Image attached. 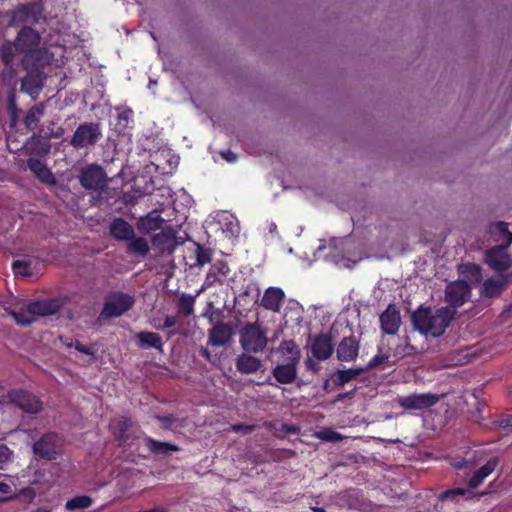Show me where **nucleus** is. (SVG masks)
I'll return each mask as SVG.
<instances>
[{"label": "nucleus", "mask_w": 512, "mask_h": 512, "mask_svg": "<svg viewBox=\"0 0 512 512\" xmlns=\"http://www.w3.org/2000/svg\"><path fill=\"white\" fill-rule=\"evenodd\" d=\"M311 355L318 361L328 360L335 351V345L330 333H319L310 339Z\"/></svg>", "instance_id": "obj_12"}, {"label": "nucleus", "mask_w": 512, "mask_h": 512, "mask_svg": "<svg viewBox=\"0 0 512 512\" xmlns=\"http://www.w3.org/2000/svg\"><path fill=\"white\" fill-rule=\"evenodd\" d=\"M268 337L265 329L258 322L245 323L239 329V343L243 351L247 353H261L268 345Z\"/></svg>", "instance_id": "obj_3"}, {"label": "nucleus", "mask_w": 512, "mask_h": 512, "mask_svg": "<svg viewBox=\"0 0 512 512\" xmlns=\"http://www.w3.org/2000/svg\"><path fill=\"white\" fill-rule=\"evenodd\" d=\"M474 496V493L471 491V489L466 488H454V489H448L444 492H442L439 496V499L441 501L445 500H452L457 501L459 497H462L464 499H471Z\"/></svg>", "instance_id": "obj_39"}, {"label": "nucleus", "mask_w": 512, "mask_h": 512, "mask_svg": "<svg viewBox=\"0 0 512 512\" xmlns=\"http://www.w3.org/2000/svg\"><path fill=\"white\" fill-rule=\"evenodd\" d=\"M352 395H353V392L341 393V394H339V395L337 396V400L342 401V400H344L345 398H350Z\"/></svg>", "instance_id": "obj_62"}, {"label": "nucleus", "mask_w": 512, "mask_h": 512, "mask_svg": "<svg viewBox=\"0 0 512 512\" xmlns=\"http://www.w3.org/2000/svg\"><path fill=\"white\" fill-rule=\"evenodd\" d=\"M254 425H246V424H236L233 425L232 429L236 433H241L243 435L249 434L254 430Z\"/></svg>", "instance_id": "obj_51"}, {"label": "nucleus", "mask_w": 512, "mask_h": 512, "mask_svg": "<svg viewBox=\"0 0 512 512\" xmlns=\"http://www.w3.org/2000/svg\"><path fill=\"white\" fill-rule=\"evenodd\" d=\"M143 440L146 448L155 455L167 456L172 452L179 451V447L170 442H162L150 436H145Z\"/></svg>", "instance_id": "obj_32"}, {"label": "nucleus", "mask_w": 512, "mask_h": 512, "mask_svg": "<svg viewBox=\"0 0 512 512\" xmlns=\"http://www.w3.org/2000/svg\"><path fill=\"white\" fill-rule=\"evenodd\" d=\"M183 334H184V331L182 329H180V327H178L177 329L169 330L167 332V339L169 340L176 335H183Z\"/></svg>", "instance_id": "obj_58"}, {"label": "nucleus", "mask_w": 512, "mask_h": 512, "mask_svg": "<svg viewBox=\"0 0 512 512\" xmlns=\"http://www.w3.org/2000/svg\"><path fill=\"white\" fill-rule=\"evenodd\" d=\"M17 53L19 50L13 41L5 40L0 46V60L3 64L1 77L4 82L11 83L17 76Z\"/></svg>", "instance_id": "obj_8"}, {"label": "nucleus", "mask_w": 512, "mask_h": 512, "mask_svg": "<svg viewBox=\"0 0 512 512\" xmlns=\"http://www.w3.org/2000/svg\"><path fill=\"white\" fill-rule=\"evenodd\" d=\"M364 372L365 369L361 367L337 370L331 375V381L336 387H343Z\"/></svg>", "instance_id": "obj_33"}, {"label": "nucleus", "mask_w": 512, "mask_h": 512, "mask_svg": "<svg viewBox=\"0 0 512 512\" xmlns=\"http://www.w3.org/2000/svg\"><path fill=\"white\" fill-rule=\"evenodd\" d=\"M39 262H36L35 265H33L32 260H25V259H18L14 260L12 262V271L15 275V277H23V278H29L33 276H38L39 272L35 270L36 265H38Z\"/></svg>", "instance_id": "obj_34"}, {"label": "nucleus", "mask_w": 512, "mask_h": 512, "mask_svg": "<svg viewBox=\"0 0 512 512\" xmlns=\"http://www.w3.org/2000/svg\"><path fill=\"white\" fill-rule=\"evenodd\" d=\"M27 167L40 182L47 185L56 184L54 174L41 160L37 158H29L27 160Z\"/></svg>", "instance_id": "obj_23"}, {"label": "nucleus", "mask_w": 512, "mask_h": 512, "mask_svg": "<svg viewBox=\"0 0 512 512\" xmlns=\"http://www.w3.org/2000/svg\"><path fill=\"white\" fill-rule=\"evenodd\" d=\"M285 301V293L279 287H268L261 299V306L266 310L278 313Z\"/></svg>", "instance_id": "obj_22"}, {"label": "nucleus", "mask_w": 512, "mask_h": 512, "mask_svg": "<svg viewBox=\"0 0 512 512\" xmlns=\"http://www.w3.org/2000/svg\"><path fill=\"white\" fill-rule=\"evenodd\" d=\"M282 430L291 434H296L299 432V428L297 426L288 424H284Z\"/></svg>", "instance_id": "obj_57"}, {"label": "nucleus", "mask_w": 512, "mask_h": 512, "mask_svg": "<svg viewBox=\"0 0 512 512\" xmlns=\"http://www.w3.org/2000/svg\"><path fill=\"white\" fill-rule=\"evenodd\" d=\"M380 324L385 334L394 335L398 332L401 318L400 311L394 304L388 305L386 310L380 315Z\"/></svg>", "instance_id": "obj_20"}, {"label": "nucleus", "mask_w": 512, "mask_h": 512, "mask_svg": "<svg viewBox=\"0 0 512 512\" xmlns=\"http://www.w3.org/2000/svg\"><path fill=\"white\" fill-rule=\"evenodd\" d=\"M200 354L208 361L211 360V353L207 348H201Z\"/></svg>", "instance_id": "obj_60"}, {"label": "nucleus", "mask_w": 512, "mask_h": 512, "mask_svg": "<svg viewBox=\"0 0 512 512\" xmlns=\"http://www.w3.org/2000/svg\"><path fill=\"white\" fill-rule=\"evenodd\" d=\"M279 348L282 353L289 355V362L299 363L301 352L294 340H283Z\"/></svg>", "instance_id": "obj_40"}, {"label": "nucleus", "mask_w": 512, "mask_h": 512, "mask_svg": "<svg viewBox=\"0 0 512 512\" xmlns=\"http://www.w3.org/2000/svg\"><path fill=\"white\" fill-rule=\"evenodd\" d=\"M176 234L172 227L161 229V232L152 237V245L161 252L173 253L179 245L184 243L182 239H177Z\"/></svg>", "instance_id": "obj_14"}, {"label": "nucleus", "mask_w": 512, "mask_h": 512, "mask_svg": "<svg viewBox=\"0 0 512 512\" xmlns=\"http://www.w3.org/2000/svg\"><path fill=\"white\" fill-rule=\"evenodd\" d=\"M137 344L142 349H156L160 353L164 352V344L158 333L150 331H140L136 334Z\"/></svg>", "instance_id": "obj_29"}, {"label": "nucleus", "mask_w": 512, "mask_h": 512, "mask_svg": "<svg viewBox=\"0 0 512 512\" xmlns=\"http://www.w3.org/2000/svg\"><path fill=\"white\" fill-rule=\"evenodd\" d=\"M165 220L156 212H151L144 217H141L137 222L139 232L143 234H150L154 231L163 229Z\"/></svg>", "instance_id": "obj_28"}, {"label": "nucleus", "mask_w": 512, "mask_h": 512, "mask_svg": "<svg viewBox=\"0 0 512 512\" xmlns=\"http://www.w3.org/2000/svg\"><path fill=\"white\" fill-rule=\"evenodd\" d=\"M31 512H51V511L49 509H47V508L40 507V508H37L35 510H32Z\"/></svg>", "instance_id": "obj_64"}, {"label": "nucleus", "mask_w": 512, "mask_h": 512, "mask_svg": "<svg viewBox=\"0 0 512 512\" xmlns=\"http://www.w3.org/2000/svg\"><path fill=\"white\" fill-rule=\"evenodd\" d=\"M505 246H494L485 253V262L493 270L498 272L506 271L511 264V258Z\"/></svg>", "instance_id": "obj_16"}, {"label": "nucleus", "mask_w": 512, "mask_h": 512, "mask_svg": "<svg viewBox=\"0 0 512 512\" xmlns=\"http://www.w3.org/2000/svg\"><path fill=\"white\" fill-rule=\"evenodd\" d=\"M40 41V34L30 26H23L17 33L13 42L17 46L19 53L24 54L21 59V65L24 69L35 66L42 60H48L47 50L40 48Z\"/></svg>", "instance_id": "obj_2"}, {"label": "nucleus", "mask_w": 512, "mask_h": 512, "mask_svg": "<svg viewBox=\"0 0 512 512\" xmlns=\"http://www.w3.org/2000/svg\"><path fill=\"white\" fill-rule=\"evenodd\" d=\"M74 348L77 351H79L80 353H83L85 355H89V356H94L95 355V351H94V349L92 347H88V346L82 344L79 341H75Z\"/></svg>", "instance_id": "obj_52"}, {"label": "nucleus", "mask_w": 512, "mask_h": 512, "mask_svg": "<svg viewBox=\"0 0 512 512\" xmlns=\"http://www.w3.org/2000/svg\"><path fill=\"white\" fill-rule=\"evenodd\" d=\"M93 499L87 495L75 496L69 499L65 504V509L68 511H74L77 509H84L91 506Z\"/></svg>", "instance_id": "obj_41"}, {"label": "nucleus", "mask_w": 512, "mask_h": 512, "mask_svg": "<svg viewBox=\"0 0 512 512\" xmlns=\"http://www.w3.org/2000/svg\"><path fill=\"white\" fill-rule=\"evenodd\" d=\"M47 62H48V60H42V61L38 62L37 65L31 66L30 68L26 69L27 74L21 80V91H23L31 96L38 94L40 92L43 84H42V76L39 71V68H41Z\"/></svg>", "instance_id": "obj_17"}, {"label": "nucleus", "mask_w": 512, "mask_h": 512, "mask_svg": "<svg viewBox=\"0 0 512 512\" xmlns=\"http://www.w3.org/2000/svg\"><path fill=\"white\" fill-rule=\"evenodd\" d=\"M63 439L56 432L44 433L32 445V452L37 459L54 461L62 454Z\"/></svg>", "instance_id": "obj_5"}, {"label": "nucleus", "mask_w": 512, "mask_h": 512, "mask_svg": "<svg viewBox=\"0 0 512 512\" xmlns=\"http://www.w3.org/2000/svg\"><path fill=\"white\" fill-rule=\"evenodd\" d=\"M389 359V355L383 354L382 349L378 348V353L368 362L367 366L362 367L365 369V372L371 369H374L383 363L387 362Z\"/></svg>", "instance_id": "obj_46"}, {"label": "nucleus", "mask_w": 512, "mask_h": 512, "mask_svg": "<svg viewBox=\"0 0 512 512\" xmlns=\"http://www.w3.org/2000/svg\"><path fill=\"white\" fill-rule=\"evenodd\" d=\"M177 325V316L175 315H167L161 325H155L157 330L164 331L166 329H171Z\"/></svg>", "instance_id": "obj_48"}, {"label": "nucleus", "mask_w": 512, "mask_h": 512, "mask_svg": "<svg viewBox=\"0 0 512 512\" xmlns=\"http://www.w3.org/2000/svg\"><path fill=\"white\" fill-rule=\"evenodd\" d=\"M12 316L15 322L23 327L31 325L35 321L34 314L30 312V304L28 303L25 309H20L17 312H13Z\"/></svg>", "instance_id": "obj_42"}, {"label": "nucleus", "mask_w": 512, "mask_h": 512, "mask_svg": "<svg viewBox=\"0 0 512 512\" xmlns=\"http://www.w3.org/2000/svg\"><path fill=\"white\" fill-rule=\"evenodd\" d=\"M317 437L324 441L339 442L343 439L342 435L331 428H326L317 433Z\"/></svg>", "instance_id": "obj_45"}, {"label": "nucleus", "mask_w": 512, "mask_h": 512, "mask_svg": "<svg viewBox=\"0 0 512 512\" xmlns=\"http://www.w3.org/2000/svg\"><path fill=\"white\" fill-rule=\"evenodd\" d=\"M213 251L201 244L196 243V262L197 265L203 266L212 260Z\"/></svg>", "instance_id": "obj_44"}, {"label": "nucleus", "mask_w": 512, "mask_h": 512, "mask_svg": "<svg viewBox=\"0 0 512 512\" xmlns=\"http://www.w3.org/2000/svg\"><path fill=\"white\" fill-rule=\"evenodd\" d=\"M233 335L232 327L225 322L216 323L208 334V343L215 347L225 346Z\"/></svg>", "instance_id": "obj_21"}, {"label": "nucleus", "mask_w": 512, "mask_h": 512, "mask_svg": "<svg viewBox=\"0 0 512 512\" xmlns=\"http://www.w3.org/2000/svg\"><path fill=\"white\" fill-rule=\"evenodd\" d=\"M360 342L356 336L350 335L342 338L335 348L337 360L340 362H352L358 357Z\"/></svg>", "instance_id": "obj_18"}, {"label": "nucleus", "mask_w": 512, "mask_h": 512, "mask_svg": "<svg viewBox=\"0 0 512 512\" xmlns=\"http://www.w3.org/2000/svg\"><path fill=\"white\" fill-rule=\"evenodd\" d=\"M127 250H128V252H130L134 255L146 257L150 251V247H149L148 241L145 238L133 237L128 242Z\"/></svg>", "instance_id": "obj_38"}, {"label": "nucleus", "mask_w": 512, "mask_h": 512, "mask_svg": "<svg viewBox=\"0 0 512 512\" xmlns=\"http://www.w3.org/2000/svg\"><path fill=\"white\" fill-rule=\"evenodd\" d=\"M129 425L130 421L126 417H121L112 424L113 436L120 445H125L129 439L127 435Z\"/></svg>", "instance_id": "obj_35"}, {"label": "nucleus", "mask_w": 512, "mask_h": 512, "mask_svg": "<svg viewBox=\"0 0 512 512\" xmlns=\"http://www.w3.org/2000/svg\"><path fill=\"white\" fill-rule=\"evenodd\" d=\"M176 306L178 309V314L183 317H189L194 313L195 306V296H192L187 293H182L177 302Z\"/></svg>", "instance_id": "obj_37"}, {"label": "nucleus", "mask_w": 512, "mask_h": 512, "mask_svg": "<svg viewBox=\"0 0 512 512\" xmlns=\"http://www.w3.org/2000/svg\"><path fill=\"white\" fill-rule=\"evenodd\" d=\"M237 370L242 374H252L257 372L261 366V360L252 356L251 353L243 352L238 355L235 362Z\"/></svg>", "instance_id": "obj_30"}, {"label": "nucleus", "mask_w": 512, "mask_h": 512, "mask_svg": "<svg viewBox=\"0 0 512 512\" xmlns=\"http://www.w3.org/2000/svg\"><path fill=\"white\" fill-rule=\"evenodd\" d=\"M16 497L21 498L23 501L27 503H32L36 497V492L32 487H25L20 490L19 494Z\"/></svg>", "instance_id": "obj_47"}, {"label": "nucleus", "mask_w": 512, "mask_h": 512, "mask_svg": "<svg viewBox=\"0 0 512 512\" xmlns=\"http://www.w3.org/2000/svg\"><path fill=\"white\" fill-rule=\"evenodd\" d=\"M11 492H12V490H11L10 485H8L4 482H0V494L2 495L0 497V501H7V500L13 499L14 497L9 496V494Z\"/></svg>", "instance_id": "obj_50"}, {"label": "nucleus", "mask_w": 512, "mask_h": 512, "mask_svg": "<svg viewBox=\"0 0 512 512\" xmlns=\"http://www.w3.org/2000/svg\"><path fill=\"white\" fill-rule=\"evenodd\" d=\"M499 426L503 428L512 426V415L499 421Z\"/></svg>", "instance_id": "obj_59"}, {"label": "nucleus", "mask_w": 512, "mask_h": 512, "mask_svg": "<svg viewBox=\"0 0 512 512\" xmlns=\"http://www.w3.org/2000/svg\"><path fill=\"white\" fill-rule=\"evenodd\" d=\"M155 418L161 422V427L165 430H169L172 427V424L175 421V418L173 415H156Z\"/></svg>", "instance_id": "obj_49"}, {"label": "nucleus", "mask_w": 512, "mask_h": 512, "mask_svg": "<svg viewBox=\"0 0 512 512\" xmlns=\"http://www.w3.org/2000/svg\"><path fill=\"white\" fill-rule=\"evenodd\" d=\"M323 389H324L326 392H329V391H330V383H329V380H326V381L323 383Z\"/></svg>", "instance_id": "obj_63"}, {"label": "nucleus", "mask_w": 512, "mask_h": 512, "mask_svg": "<svg viewBox=\"0 0 512 512\" xmlns=\"http://www.w3.org/2000/svg\"><path fill=\"white\" fill-rule=\"evenodd\" d=\"M508 279L502 278V279H494L489 278L484 281L483 283V294L487 297H496L499 296L505 285L507 284Z\"/></svg>", "instance_id": "obj_36"}, {"label": "nucleus", "mask_w": 512, "mask_h": 512, "mask_svg": "<svg viewBox=\"0 0 512 512\" xmlns=\"http://www.w3.org/2000/svg\"><path fill=\"white\" fill-rule=\"evenodd\" d=\"M231 269L226 261L217 260L215 261L208 273L206 274L204 287H213L216 283L224 284L227 280Z\"/></svg>", "instance_id": "obj_19"}, {"label": "nucleus", "mask_w": 512, "mask_h": 512, "mask_svg": "<svg viewBox=\"0 0 512 512\" xmlns=\"http://www.w3.org/2000/svg\"><path fill=\"white\" fill-rule=\"evenodd\" d=\"M471 296L470 285L463 280H457L449 283L445 289V301L449 304L448 308H453L455 315L457 309L464 305Z\"/></svg>", "instance_id": "obj_9"}, {"label": "nucleus", "mask_w": 512, "mask_h": 512, "mask_svg": "<svg viewBox=\"0 0 512 512\" xmlns=\"http://www.w3.org/2000/svg\"><path fill=\"white\" fill-rule=\"evenodd\" d=\"M111 236L118 241H129L135 236L133 226L123 218H115L110 226Z\"/></svg>", "instance_id": "obj_24"}, {"label": "nucleus", "mask_w": 512, "mask_h": 512, "mask_svg": "<svg viewBox=\"0 0 512 512\" xmlns=\"http://www.w3.org/2000/svg\"><path fill=\"white\" fill-rule=\"evenodd\" d=\"M305 366L308 370H311L313 373H318L319 370H320V366L318 363H316L314 360H312L311 358H308L306 361H305Z\"/></svg>", "instance_id": "obj_54"}, {"label": "nucleus", "mask_w": 512, "mask_h": 512, "mask_svg": "<svg viewBox=\"0 0 512 512\" xmlns=\"http://www.w3.org/2000/svg\"><path fill=\"white\" fill-rule=\"evenodd\" d=\"M23 147L28 155L46 156L50 152V143L36 134L30 136Z\"/></svg>", "instance_id": "obj_31"}, {"label": "nucleus", "mask_w": 512, "mask_h": 512, "mask_svg": "<svg viewBox=\"0 0 512 512\" xmlns=\"http://www.w3.org/2000/svg\"><path fill=\"white\" fill-rule=\"evenodd\" d=\"M455 319L453 308L441 307L432 310L420 306L413 312L411 320L414 328L425 336L440 337Z\"/></svg>", "instance_id": "obj_1"}, {"label": "nucleus", "mask_w": 512, "mask_h": 512, "mask_svg": "<svg viewBox=\"0 0 512 512\" xmlns=\"http://www.w3.org/2000/svg\"><path fill=\"white\" fill-rule=\"evenodd\" d=\"M79 182L86 190H102L107 184V174L100 165L91 164L81 171Z\"/></svg>", "instance_id": "obj_10"}, {"label": "nucleus", "mask_w": 512, "mask_h": 512, "mask_svg": "<svg viewBox=\"0 0 512 512\" xmlns=\"http://www.w3.org/2000/svg\"><path fill=\"white\" fill-rule=\"evenodd\" d=\"M134 304L133 296L121 291L110 292L104 298L103 307L97 321L101 323L107 319L120 317L129 311Z\"/></svg>", "instance_id": "obj_4"}, {"label": "nucleus", "mask_w": 512, "mask_h": 512, "mask_svg": "<svg viewBox=\"0 0 512 512\" xmlns=\"http://www.w3.org/2000/svg\"><path fill=\"white\" fill-rule=\"evenodd\" d=\"M101 137L102 132L99 123L84 122L76 128L70 140V144L75 149H81L89 146H94Z\"/></svg>", "instance_id": "obj_7"}, {"label": "nucleus", "mask_w": 512, "mask_h": 512, "mask_svg": "<svg viewBox=\"0 0 512 512\" xmlns=\"http://www.w3.org/2000/svg\"><path fill=\"white\" fill-rule=\"evenodd\" d=\"M61 339V342L67 347V348H71V347H74L75 345V342H73L72 339H63L62 337L60 338Z\"/></svg>", "instance_id": "obj_61"}, {"label": "nucleus", "mask_w": 512, "mask_h": 512, "mask_svg": "<svg viewBox=\"0 0 512 512\" xmlns=\"http://www.w3.org/2000/svg\"><path fill=\"white\" fill-rule=\"evenodd\" d=\"M43 113V108L40 106L32 107L24 117V124L28 129H34L39 122V116Z\"/></svg>", "instance_id": "obj_43"}, {"label": "nucleus", "mask_w": 512, "mask_h": 512, "mask_svg": "<svg viewBox=\"0 0 512 512\" xmlns=\"http://www.w3.org/2000/svg\"><path fill=\"white\" fill-rule=\"evenodd\" d=\"M66 300L61 297L47 298L29 302L30 312L34 317L51 316L57 314L64 306Z\"/></svg>", "instance_id": "obj_15"}, {"label": "nucleus", "mask_w": 512, "mask_h": 512, "mask_svg": "<svg viewBox=\"0 0 512 512\" xmlns=\"http://www.w3.org/2000/svg\"><path fill=\"white\" fill-rule=\"evenodd\" d=\"M7 399L10 404L29 415H36L43 409L42 400L34 393L22 388L8 391Z\"/></svg>", "instance_id": "obj_6"}, {"label": "nucleus", "mask_w": 512, "mask_h": 512, "mask_svg": "<svg viewBox=\"0 0 512 512\" xmlns=\"http://www.w3.org/2000/svg\"><path fill=\"white\" fill-rule=\"evenodd\" d=\"M10 453V449L5 444H0V463L8 461Z\"/></svg>", "instance_id": "obj_53"}, {"label": "nucleus", "mask_w": 512, "mask_h": 512, "mask_svg": "<svg viewBox=\"0 0 512 512\" xmlns=\"http://www.w3.org/2000/svg\"><path fill=\"white\" fill-rule=\"evenodd\" d=\"M491 239L498 243L497 246L509 247L512 243V232L508 229V224L502 221L492 223L489 226Z\"/></svg>", "instance_id": "obj_26"}, {"label": "nucleus", "mask_w": 512, "mask_h": 512, "mask_svg": "<svg viewBox=\"0 0 512 512\" xmlns=\"http://www.w3.org/2000/svg\"><path fill=\"white\" fill-rule=\"evenodd\" d=\"M41 16L42 12L37 4H22L13 10L11 15V23L15 26L36 25L39 23Z\"/></svg>", "instance_id": "obj_13"}, {"label": "nucleus", "mask_w": 512, "mask_h": 512, "mask_svg": "<svg viewBox=\"0 0 512 512\" xmlns=\"http://www.w3.org/2000/svg\"><path fill=\"white\" fill-rule=\"evenodd\" d=\"M439 401V396L434 393H413L397 398L399 407L406 411L423 410L433 407Z\"/></svg>", "instance_id": "obj_11"}, {"label": "nucleus", "mask_w": 512, "mask_h": 512, "mask_svg": "<svg viewBox=\"0 0 512 512\" xmlns=\"http://www.w3.org/2000/svg\"><path fill=\"white\" fill-rule=\"evenodd\" d=\"M221 156L223 159H225L227 162H235L237 160V155L233 153L231 150L222 151Z\"/></svg>", "instance_id": "obj_55"}, {"label": "nucleus", "mask_w": 512, "mask_h": 512, "mask_svg": "<svg viewBox=\"0 0 512 512\" xmlns=\"http://www.w3.org/2000/svg\"><path fill=\"white\" fill-rule=\"evenodd\" d=\"M408 348H409L408 344L404 345L403 347L402 346H397V348L395 349V356L403 357V356L407 355L408 352L406 350Z\"/></svg>", "instance_id": "obj_56"}, {"label": "nucleus", "mask_w": 512, "mask_h": 512, "mask_svg": "<svg viewBox=\"0 0 512 512\" xmlns=\"http://www.w3.org/2000/svg\"><path fill=\"white\" fill-rule=\"evenodd\" d=\"M499 464L498 457H491L482 467L474 472L468 481L470 489H476L496 469Z\"/></svg>", "instance_id": "obj_27"}, {"label": "nucleus", "mask_w": 512, "mask_h": 512, "mask_svg": "<svg viewBox=\"0 0 512 512\" xmlns=\"http://www.w3.org/2000/svg\"><path fill=\"white\" fill-rule=\"evenodd\" d=\"M298 363L288 362L278 364L272 370V375L280 384H292L297 379Z\"/></svg>", "instance_id": "obj_25"}]
</instances>
